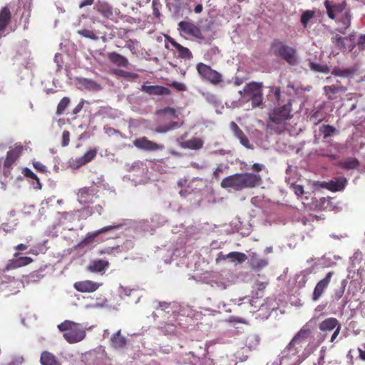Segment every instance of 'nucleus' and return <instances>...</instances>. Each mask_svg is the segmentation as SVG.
Masks as SVG:
<instances>
[{"instance_id": "nucleus-1", "label": "nucleus", "mask_w": 365, "mask_h": 365, "mask_svg": "<svg viewBox=\"0 0 365 365\" xmlns=\"http://www.w3.org/2000/svg\"><path fill=\"white\" fill-rule=\"evenodd\" d=\"M262 183V176L252 173H241L229 175L221 181L220 186L224 189L232 188L235 191L250 189Z\"/></svg>"}, {"instance_id": "nucleus-2", "label": "nucleus", "mask_w": 365, "mask_h": 365, "mask_svg": "<svg viewBox=\"0 0 365 365\" xmlns=\"http://www.w3.org/2000/svg\"><path fill=\"white\" fill-rule=\"evenodd\" d=\"M292 101L274 108L269 114L268 127L280 134L285 129L286 121L292 118Z\"/></svg>"}, {"instance_id": "nucleus-3", "label": "nucleus", "mask_w": 365, "mask_h": 365, "mask_svg": "<svg viewBox=\"0 0 365 365\" xmlns=\"http://www.w3.org/2000/svg\"><path fill=\"white\" fill-rule=\"evenodd\" d=\"M59 331L63 332V336L69 344L78 343L86 337V331L80 324L65 320L58 325Z\"/></svg>"}, {"instance_id": "nucleus-4", "label": "nucleus", "mask_w": 365, "mask_h": 365, "mask_svg": "<svg viewBox=\"0 0 365 365\" xmlns=\"http://www.w3.org/2000/svg\"><path fill=\"white\" fill-rule=\"evenodd\" d=\"M271 50L274 55L281 57L289 65L297 63V50L279 39H274L271 43Z\"/></svg>"}, {"instance_id": "nucleus-5", "label": "nucleus", "mask_w": 365, "mask_h": 365, "mask_svg": "<svg viewBox=\"0 0 365 365\" xmlns=\"http://www.w3.org/2000/svg\"><path fill=\"white\" fill-rule=\"evenodd\" d=\"M262 82L252 81L247 83L242 91H240L239 93L242 97L247 98L251 101L252 107L256 108L262 103Z\"/></svg>"}, {"instance_id": "nucleus-6", "label": "nucleus", "mask_w": 365, "mask_h": 365, "mask_svg": "<svg viewBox=\"0 0 365 365\" xmlns=\"http://www.w3.org/2000/svg\"><path fill=\"white\" fill-rule=\"evenodd\" d=\"M24 147L21 143H16L15 145L7 152L6 158L4 160L3 167L1 163L3 158H0V173H2L4 177H9L11 175V170L14 164L18 160L22 154Z\"/></svg>"}, {"instance_id": "nucleus-7", "label": "nucleus", "mask_w": 365, "mask_h": 365, "mask_svg": "<svg viewBox=\"0 0 365 365\" xmlns=\"http://www.w3.org/2000/svg\"><path fill=\"white\" fill-rule=\"evenodd\" d=\"M196 70L202 79L213 85H217L222 81V74L205 63H198L196 65Z\"/></svg>"}, {"instance_id": "nucleus-8", "label": "nucleus", "mask_w": 365, "mask_h": 365, "mask_svg": "<svg viewBox=\"0 0 365 365\" xmlns=\"http://www.w3.org/2000/svg\"><path fill=\"white\" fill-rule=\"evenodd\" d=\"M301 349V347L290 341L281 354V364H288L291 361L289 365H299L301 363L299 355Z\"/></svg>"}, {"instance_id": "nucleus-9", "label": "nucleus", "mask_w": 365, "mask_h": 365, "mask_svg": "<svg viewBox=\"0 0 365 365\" xmlns=\"http://www.w3.org/2000/svg\"><path fill=\"white\" fill-rule=\"evenodd\" d=\"M319 329L324 334L334 331L330 339V342L334 343L341 331V324L336 318L329 317L319 323Z\"/></svg>"}, {"instance_id": "nucleus-10", "label": "nucleus", "mask_w": 365, "mask_h": 365, "mask_svg": "<svg viewBox=\"0 0 365 365\" xmlns=\"http://www.w3.org/2000/svg\"><path fill=\"white\" fill-rule=\"evenodd\" d=\"M334 274V272L330 271L327 273V274L323 279H322L317 283L313 290L312 296V299L313 301L316 302L319 300V298L323 295V294L329 287Z\"/></svg>"}, {"instance_id": "nucleus-11", "label": "nucleus", "mask_w": 365, "mask_h": 365, "mask_svg": "<svg viewBox=\"0 0 365 365\" xmlns=\"http://www.w3.org/2000/svg\"><path fill=\"white\" fill-rule=\"evenodd\" d=\"M78 202L84 205L93 204L98 198L97 191L93 187H85L80 189L77 193Z\"/></svg>"}, {"instance_id": "nucleus-12", "label": "nucleus", "mask_w": 365, "mask_h": 365, "mask_svg": "<svg viewBox=\"0 0 365 365\" xmlns=\"http://www.w3.org/2000/svg\"><path fill=\"white\" fill-rule=\"evenodd\" d=\"M179 29L184 34L193 36L198 39H204L205 37L200 29L193 22L182 21L178 23Z\"/></svg>"}, {"instance_id": "nucleus-13", "label": "nucleus", "mask_w": 365, "mask_h": 365, "mask_svg": "<svg viewBox=\"0 0 365 365\" xmlns=\"http://www.w3.org/2000/svg\"><path fill=\"white\" fill-rule=\"evenodd\" d=\"M133 145L139 149L145 150L147 151H155L164 149L163 145L158 144L153 141H151L146 137L136 138L133 141Z\"/></svg>"}, {"instance_id": "nucleus-14", "label": "nucleus", "mask_w": 365, "mask_h": 365, "mask_svg": "<svg viewBox=\"0 0 365 365\" xmlns=\"http://www.w3.org/2000/svg\"><path fill=\"white\" fill-rule=\"evenodd\" d=\"M324 4L327 9V15L331 19H334L336 15L342 12L346 6V3L344 0L339 3H335L333 0H325Z\"/></svg>"}, {"instance_id": "nucleus-15", "label": "nucleus", "mask_w": 365, "mask_h": 365, "mask_svg": "<svg viewBox=\"0 0 365 365\" xmlns=\"http://www.w3.org/2000/svg\"><path fill=\"white\" fill-rule=\"evenodd\" d=\"M103 284L91 280L78 281L74 283L73 287L80 292H93L96 291Z\"/></svg>"}, {"instance_id": "nucleus-16", "label": "nucleus", "mask_w": 365, "mask_h": 365, "mask_svg": "<svg viewBox=\"0 0 365 365\" xmlns=\"http://www.w3.org/2000/svg\"><path fill=\"white\" fill-rule=\"evenodd\" d=\"M230 128L233 132L235 136L239 139L240 143L248 149H253L254 147L252 144L250 143L248 138L244 133V132L240 129V128L237 125L235 122H231L230 124Z\"/></svg>"}, {"instance_id": "nucleus-17", "label": "nucleus", "mask_w": 365, "mask_h": 365, "mask_svg": "<svg viewBox=\"0 0 365 365\" xmlns=\"http://www.w3.org/2000/svg\"><path fill=\"white\" fill-rule=\"evenodd\" d=\"M312 331L307 324L303 326L301 329L295 334L293 339L291 340L292 342L296 344V345L302 348V344L310 336Z\"/></svg>"}, {"instance_id": "nucleus-18", "label": "nucleus", "mask_w": 365, "mask_h": 365, "mask_svg": "<svg viewBox=\"0 0 365 365\" xmlns=\"http://www.w3.org/2000/svg\"><path fill=\"white\" fill-rule=\"evenodd\" d=\"M141 91L149 94V95H158V96H162V95H170L171 93L170 90L167 88L162 86H147V85H142L141 86Z\"/></svg>"}, {"instance_id": "nucleus-19", "label": "nucleus", "mask_w": 365, "mask_h": 365, "mask_svg": "<svg viewBox=\"0 0 365 365\" xmlns=\"http://www.w3.org/2000/svg\"><path fill=\"white\" fill-rule=\"evenodd\" d=\"M121 226H122V225H120V224L117 225L106 226V227H104L101 229H99L95 232L88 233L86 237L82 241V243L84 245H88V244L91 243L94 240V239L96 237H98V235H100L103 233H105L108 231H110V230H112L114 229H117V228H120Z\"/></svg>"}, {"instance_id": "nucleus-20", "label": "nucleus", "mask_w": 365, "mask_h": 365, "mask_svg": "<svg viewBox=\"0 0 365 365\" xmlns=\"http://www.w3.org/2000/svg\"><path fill=\"white\" fill-rule=\"evenodd\" d=\"M167 38L168 41L170 43V44L178 51V56L180 58L188 60L192 58V53L189 48L182 46L179 43H178L174 38L170 36H168Z\"/></svg>"}, {"instance_id": "nucleus-21", "label": "nucleus", "mask_w": 365, "mask_h": 365, "mask_svg": "<svg viewBox=\"0 0 365 365\" xmlns=\"http://www.w3.org/2000/svg\"><path fill=\"white\" fill-rule=\"evenodd\" d=\"M41 365H62L56 355L48 351H43L40 356Z\"/></svg>"}, {"instance_id": "nucleus-22", "label": "nucleus", "mask_w": 365, "mask_h": 365, "mask_svg": "<svg viewBox=\"0 0 365 365\" xmlns=\"http://www.w3.org/2000/svg\"><path fill=\"white\" fill-rule=\"evenodd\" d=\"M110 346L115 349H123L127 344V339L121 334V330L119 329L114 333L110 339Z\"/></svg>"}, {"instance_id": "nucleus-23", "label": "nucleus", "mask_w": 365, "mask_h": 365, "mask_svg": "<svg viewBox=\"0 0 365 365\" xmlns=\"http://www.w3.org/2000/svg\"><path fill=\"white\" fill-rule=\"evenodd\" d=\"M108 58L112 63L119 67L127 68L129 65L128 58L118 53L117 52L108 53Z\"/></svg>"}, {"instance_id": "nucleus-24", "label": "nucleus", "mask_w": 365, "mask_h": 365, "mask_svg": "<svg viewBox=\"0 0 365 365\" xmlns=\"http://www.w3.org/2000/svg\"><path fill=\"white\" fill-rule=\"evenodd\" d=\"M109 262L107 260L96 259L91 262L87 267V270L91 272H102L109 267Z\"/></svg>"}, {"instance_id": "nucleus-25", "label": "nucleus", "mask_w": 365, "mask_h": 365, "mask_svg": "<svg viewBox=\"0 0 365 365\" xmlns=\"http://www.w3.org/2000/svg\"><path fill=\"white\" fill-rule=\"evenodd\" d=\"M249 264L252 269L259 270L266 267L268 262L266 259L260 258L255 252H252L250 255Z\"/></svg>"}, {"instance_id": "nucleus-26", "label": "nucleus", "mask_w": 365, "mask_h": 365, "mask_svg": "<svg viewBox=\"0 0 365 365\" xmlns=\"http://www.w3.org/2000/svg\"><path fill=\"white\" fill-rule=\"evenodd\" d=\"M356 70L354 67L341 68L335 67L331 71V75L338 77H344L346 78H352Z\"/></svg>"}, {"instance_id": "nucleus-27", "label": "nucleus", "mask_w": 365, "mask_h": 365, "mask_svg": "<svg viewBox=\"0 0 365 365\" xmlns=\"http://www.w3.org/2000/svg\"><path fill=\"white\" fill-rule=\"evenodd\" d=\"M11 13L8 6L3 7L0 11V31L6 29L11 22Z\"/></svg>"}, {"instance_id": "nucleus-28", "label": "nucleus", "mask_w": 365, "mask_h": 365, "mask_svg": "<svg viewBox=\"0 0 365 365\" xmlns=\"http://www.w3.org/2000/svg\"><path fill=\"white\" fill-rule=\"evenodd\" d=\"M324 91L329 100H334V97L333 96L334 94L340 92L345 93L347 91V88L343 86L331 85L324 86Z\"/></svg>"}, {"instance_id": "nucleus-29", "label": "nucleus", "mask_w": 365, "mask_h": 365, "mask_svg": "<svg viewBox=\"0 0 365 365\" xmlns=\"http://www.w3.org/2000/svg\"><path fill=\"white\" fill-rule=\"evenodd\" d=\"M220 258L223 260L230 259L231 262H237L240 264L245 262L247 259V256L242 252H231L227 255H221Z\"/></svg>"}, {"instance_id": "nucleus-30", "label": "nucleus", "mask_w": 365, "mask_h": 365, "mask_svg": "<svg viewBox=\"0 0 365 365\" xmlns=\"http://www.w3.org/2000/svg\"><path fill=\"white\" fill-rule=\"evenodd\" d=\"M97 155V149L93 148L91 149L88 152H86L83 156L76 159V162L78 167L84 165L92 160H93Z\"/></svg>"}, {"instance_id": "nucleus-31", "label": "nucleus", "mask_w": 365, "mask_h": 365, "mask_svg": "<svg viewBox=\"0 0 365 365\" xmlns=\"http://www.w3.org/2000/svg\"><path fill=\"white\" fill-rule=\"evenodd\" d=\"M22 173L24 175L25 177L31 178V180L35 181L32 182L33 187L35 190H41L42 185L40 182L39 178L31 169L28 168H24L23 169Z\"/></svg>"}, {"instance_id": "nucleus-32", "label": "nucleus", "mask_w": 365, "mask_h": 365, "mask_svg": "<svg viewBox=\"0 0 365 365\" xmlns=\"http://www.w3.org/2000/svg\"><path fill=\"white\" fill-rule=\"evenodd\" d=\"M97 11L106 19H111L113 16V8L106 2L99 3Z\"/></svg>"}, {"instance_id": "nucleus-33", "label": "nucleus", "mask_w": 365, "mask_h": 365, "mask_svg": "<svg viewBox=\"0 0 365 365\" xmlns=\"http://www.w3.org/2000/svg\"><path fill=\"white\" fill-rule=\"evenodd\" d=\"M79 84L84 88L89 91H99L101 90V86L96 81L88 78H81L79 80Z\"/></svg>"}, {"instance_id": "nucleus-34", "label": "nucleus", "mask_w": 365, "mask_h": 365, "mask_svg": "<svg viewBox=\"0 0 365 365\" xmlns=\"http://www.w3.org/2000/svg\"><path fill=\"white\" fill-rule=\"evenodd\" d=\"M339 165L345 170H353L359 165V161L356 158H348L340 162Z\"/></svg>"}, {"instance_id": "nucleus-35", "label": "nucleus", "mask_w": 365, "mask_h": 365, "mask_svg": "<svg viewBox=\"0 0 365 365\" xmlns=\"http://www.w3.org/2000/svg\"><path fill=\"white\" fill-rule=\"evenodd\" d=\"M203 145V141L202 139L195 138H192L188 140H186L183 143V148L191 149V150H198L201 148Z\"/></svg>"}, {"instance_id": "nucleus-36", "label": "nucleus", "mask_w": 365, "mask_h": 365, "mask_svg": "<svg viewBox=\"0 0 365 365\" xmlns=\"http://www.w3.org/2000/svg\"><path fill=\"white\" fill-rule=\"evenodd\" d=\"M346 183V179L339 178L332 180L329 182V189L332 191H339L344 188Z\"/></svg>"}, {"instance_id": "nucleus-37", "label": "nucleus", "mask_w": 365, "mask_h": 365, "mask_svg": "<svg viewBox=\"0 0 365 365\" xmlns=\"http://www.w3.org/2000/svg\"><path fill=\"white\" fill-rule=\"evenodd\" d=\"M259 344V338L255 334H249L245 339V346L250 349H255Z\"/></svg>"}, {"instance_id": "nucleus-38", "label": "nucleus", "mask_w": 365, "mask_h": 365, "mask_svg": "<svg viewBox=\"0 0 365 365\" xmlns=\"http://www.w3.org/2000/svg\"><path fill=\"white\" fill-rule=\"evenodd\" d=\"M19 255H20L19 252L14 253V258L9 259L7 262L6 266L3 269V272H8L10 270H13V269H16L21 267L20 266L19 263L18 262V259H16V257H19Z\"/></svg>"}, {"instance_id": "nucleus-39", "label": "nucleus", "mask_w": 365, "mask_h": 365, "mask_svg": "<svg viewBox=\"0 0 365 365\" xmlns=\"http://www.w3.org/2000/svg\"><path fill=\"white\" fill-rule=\"evenodd\" d=\"M346 38L342 37L339 34L333 36L331 38V43L339 51H344L346 49L345 40Z\"/></svg>"}, {"instance_id": "nucleus-40", "label": "nucleus", "mask_w": 365, "mask_h": 365, "mask_svg": "<svg viewBox=\"0 0 365 365\" xmlns=\"http://www.w3.org/2000/svg\"><path fill=\"white\" fill-rule=\"evenodd\" d=\"M348 281L346 279H343L341 282V286L339 288L336 289L332 295V298L334 301H339L341 299L344 294L346 287L347 286Z\"/></svg>"}, {"instance_id": "nucleus-41", "label": "nucleus", "mask_w": 365, "mask_h": 365, "mask_svg": "<svg viewBox=\"0 0 365 365\" xmlns=\"http://www.w3.org/2000/svg\"><path fill=\"white\" fill-rule=\"evenodd\" d=\"M180 127L178 122L173 121L168 125H159L155 128V131L158 133H165L170 130H175Z\"/></svg>"}, {"instance_id": "nucleus-42", "label": "nucleus", "mask_w": 365, "mask_h": 365, "mask_svg": "<svg viewBox=\"0 0 365 365\" xmlns=\"http://www.w3.org/2000/svg\"><path fill=\"white\" fill-rule=\"evenodd\" d=\"M310 68L316 72L322 73H329L330 71L329 67L325 63H317L314 62H311L309 63Z\"/></svg>"}, {"instance_id": "nucleus-43", "label": "nucleus", "mask_w": 365, "mask_h": 365, "mask_svg": "<svg viewBox=\"0 0 365 365\" xmlns=\"http://www.w3.org/2000/svg\"><path fill=\"white\" fill-rule=\"evenodd\" d=\"M319 130L322 133L323 138L324 139L328 138L336 133V129L330 125H322L320 126Z\"/></svg>"}, {"instance_id": "nucleus-44", "label": "nucleus", "mask_w": 365, "mask_h": 365, "mask_svg": "<svg viewBox=\"0 0 365 365\" xmlns=\"http://www.w3.org/2000/svg\"><path fill=\"white\" fill-rule=\"evenodd\" d=\"M71 100L68 97H63L58 103L56 108V113L57 115H61L65 111L66 108L69 106Z\"/></svg>"}, {"instance_id": "nucleus-45", "label": "nucleus", "mask_w": 365, "mask_h": 365, "mask_svg": "<svg viewBox=\"0 0 365 365\" xmlns=\"http://www.w3.org/2000/svg\"><path fill=\"white\" fill-rule=\"evenodd\" d=\"M314 12L310 10L305 11L301 16V23L307 28L308 22L314 17Z\"/></svg>"}, {"instance_id": "nucleus-46", "label": "nucleus", "mask_w": 365, "mask_h": 365, "mask_svg": "<svg viewBox=\"0 0 365 365\" xmlns=\"http://www.w3.org/2000/svg\"><path fill=\"white\" fill-rule=\"evenodd\" d=\"M77 33L83 37L90 38L94 41L98 39V36L96 35V34L94 31L88 29L78 30Z\"/></svg>"}, {"instance_id": "nucleus-47", "label": "nucleus", "mask_w": 365, "mask_h": 365, "mask_svg": "<svg viewBox=\"0 0 365 365\" xmlns=\"http://www.w3.org/2000/svg\"><path fill=\"white\" fill-rule=\"evenodd\" d=\"M139 42L136 39H129L126 41L125 47L128 48L133 54H136L138 51V46Z\"/></svg>"}, {"instance_id": "nucleus-48", "label": "nucleus", "mask_w": 365, "mask_h": 365, "mask_svg": "<svg viewBox=\"0 0 365 365\" xmlns=\"http://www.w3.org/2000/svg\"><path fill=\"white\" fill-rule=\"evenodd\" d=\"M323 120V114L319 110L314 112V113L309 115V120L312 122L314 125L319 124Z\"/></svg>"}, {"instance_id": "nucleus-49", "label": "nucleus", "mask_w": 365, "mask_h": 365, "mask_svg": "<svg viewBox=\"0 0 365 365\" xmlns=\"http://www.w3.org/2000/svg\"><path fill=\"white\" fill-rule=\"evenodd\" d=\"M16 259H18V262L19 263V264L21 267L31 264L34 261L33 259L29 257L19 256L16 257Z\"/></svg>"}, {"instance_id": "nucleus-50", "label": "nucleus", "mask_w": 365, "mask_h": 365, "mask_svg": "<svg viewBox=\"0 0 365 365\" xmlns=\"http://www.w3.org/2000/svg\"><path fill=\"white\" fill-rule=\"evenodd\" d=\"M70 142V132L68 130H64L62 134L61 145L66 147L68 145Z\"/></svg>"}, {"instance_id": "nucleus-51", "label": "nucleus", "mask_w": 365, "mask_h": 365, "mask_svg": "<svg viewBox=\"0 0 365 365\" xmlns=\"http://www.w3.org/2000/svg\"><path fill=\"white\" fill-rule=\"evenodd\" d=\"M32 164H33L34 168L37 171L41 172L43 173H45L47 172L46 167L44 165H43L41 162L34 161Z\"/></svg>"}, {"instance_id": "nucleus-52", "label": "nucleus", "mask_w": 365, "mask_h": 365, "mask_svg": "<svg viewBox=\"0 0 365 365\" xmlns=\"http://www.w3.org/2000/svg\"><path fill=\"white\" fill-rule=\"evenodd\" d=\"M160 5V2H159V0H153L152 1V6H153V14L156 16V17H159L160 16V11H159V6Z\"/></svg>"}, {"instance_id": "nucleus-53", "label": "nucleus", "mask_w": 365, "mask_h": 365, "mask_svg": "<svg viewBox=\"0 0 365 365\" xmlns=\"http://www.w3.org/2000/svg\"><path fill=\"white\" fill-rule=\"evenodd\" d=\"M170 86L174 87L175 89H177L179 91H184L186 90V86L180 82L174 81L170 84Z\"/></svg>"}, {"instance_id": "nucleus-54", "label": "nucleus", "mask_w": 365, "mask_h": 365, "mask_svg": "<svg viewBox=\"0 0 365 365\" xmlns=\"http://www.w3.org/2000/svg\"><path fill=\"white\" fill-rule=\"evenodd\" d=\"M270 91L273 93L277 101H279L281 96V88L279 87H272Z\"/></svg>"}, {"instance_id": "nucleus-55", "label": "nucleus", "mask_w": 365, "mask_h": 365, "mask_svg": "<svg viewBox=\"0 0 365 365\" xmlns=\"http://www.w3.org/2000/svg\"><path fill=\"white\" fill-rule=\"evenodd\" d=\"M357 45L359 50H365V34L359 37Z\"/></svg>"}, {"instance_id": "nucleus-56", "label": "nucleus", "mask_w": 365, "mask_h": 365, "mask_svg": "<svg viewBox=\"0 0 365 365\" xmlns=\"http://www.w3.org/2000/svg\"><path fill=\"white\" fill-rule=\"evenodd\" d=\"M225 170V168L222 165H219L214 171L213 176L215 179L218 180L220 178V174Z\"/></svg>"}, {"instance_id": "nucleus-57", "label": "nucleus", "mask_w": 365, "mask_h": 365, "mask_svg": "<svg viewBox=\"0 0 365 365\" xmlns=\"http://www.w3.org/2000/svg\"><path fill=\"white\" fill-rule=\"evenodd\" d=\"M84 106V101L81 100L79 103L73 109L72 114L77 115L81 111Z\"/></svg>"}, {"instance_id": "nucleus-58", "label": "nucleus", "mask_w": 365, "mask_h": 365, "mask_svg": "<svg viewBox=\"0 0 365 365\" xmlns=\"http://www.w3.org/2000/svg\"><path fill=\"white\" fill-rule=\"evenodd\" d=\"M293 189H294V193L298 196H300L304 193V187L302 185H294L293 187Z\"/></svg>"}, {"instance_id": "nucleus-59", "label": "nucleus", "mask_w": 365, "mask_h": 365, "mask_svg": "<svg viewBox=\"0 0 365 365\" xmlns=\"http://www.w3.org/2000/svg\"><path fill=\"white\" fill-rule=\"evenodd\" d=\"M138 77H139V75L138 73L126 71L124 78L126 79L135 80V79L138 78Z\"/></svg>"}, {"instance_id": "nucleus-60", "label": "nucleus", "mask_w": 365, "mask_h": 365, "mask_svg": "<svg viewBox=\"0 0 365 365\" xmlns=\"http://www.w3.org/2000/svg\"><path fill=\"white\" fill-rule=\"evenodd\" d=\"M118 246L116 247H107V248H105L104 250H101L100 251V254L103 255V254H107V255H110L112 254L113 251L115 250V249H118Z\"/></svg>"}, {"instance_id": "nucleus-61", "label": "nucleus", "mask_w": 365, "mask_h": 365, "mask_svg": "<svg viewBox=\"0 0 365 365\" xmlns=\"http://www.w3.org/2000/svg\"><path fill=\"white\" fill-rule=\"evenodd\" d=\"M94 3V0H83L80 4L79 8H83L86 6H91Z\"/></svg>"}, {"instance_id": "nucleus-62", "label": "nucleus", "mask_w": 365, "mask_h": 365, "mask_svg": "<svg viewBox=\"0 0 365 365\" xmlns=\"http://www.w3.org/2000/svg\"><path fill=\"white\" fill-rule=\"evenodd\" d=\"M264 168V165H262V164H259V163H254L252 165V168L253 170L256 171V172H260L261 170H262Z\"/></svg>"}, {"instance_id": "nucleus-63", "label": "nucleus", "mask_w": 365, "mask_h": 365, "mask_svg": "<svg viewBox=\"0 0 365 365\" xmlns=\"http://www.w3.org/2000/svg\"><path fill=\"white\" fill-rule=\"evenodd\" d=\"M163 113H169L174 115L175 114V110L173 108L167 107L162 110Z\"/></svg>"}, {"instance_id": "nucleus-64", "label": "nucleus", "mask_w": 365, "mask_h": 365, "mask_svg": "<svg viewBox=\"0 0 365 365\" xmlns=\"http://www.w3.org/2000/svg\"><path fill=\"white\" fill-rule=\"evenodd\" d=\"M359 357L362 360H365V344L364 345L363 349H359Z\"/></svg>"}]
</instances>
